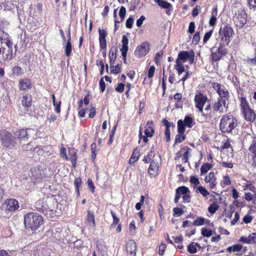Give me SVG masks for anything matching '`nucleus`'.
Segmentation results:
<instances>
[{
  "mask_svg": "<svg viewBox=\"0 0 256 256\" xmlns=\"http://www.w3.org/2000/svg\"><path fill=\"white\" fill-rule=\"evenodd\" d=\"M82 184V178L80 177L76 178L74 179V184L76 188V192L77 196H80V188Z\"/></svg>",
  "mask_w": 256,
  "mask_h": 256,
  "instance_id": "nucleus-39",
  "label": "nucleus"
},
{
  "mask_svg": "<svg viewBox=\"0 0 256 256\" xmlns=\"http://www.w3.org/2000/svg\"><path fill=\"white\" fill-rule=\"evenodd\" d=\"M134 21V19L132 16L129 17L126 20V27L128 28H131L132 27Z\"/></svg>",
  "mask_w": 256,
  "mask_h": 256,
  "instance_id": "nucleus-56",
  "label": "nucleus"
},
{
  "mask_svg": "<svg viewBox=\"0 0 256 256\" xmlns=\"http://www.w3.org/2000/svg\"><path fill=\"white\" fill-rule=\"evenodd\" d=\"M205 112H202L201 113L202 116H204L206 119H211L214 116V112L212 110V106L210 104H208L204 108Z\"/></svg>",
  "mask_w": 256,
  "mask_h": 256,
  "instance_id": "nucleus-31",
  "label": "nucleus"
},
{
  "mask_svg": "<svg viewBox=\"0 0 256 256\" xmlns=\"http://www.w3.org/2000/svg\"><path fill=\"white\" fill-rule=\"evenodd\" d=\"M159 166L158 162L156 160H152L150 163L148 168V172L151 178H155L158 174Z\"/></svg>",
  "mask_w": 256,
  "mask_h": 256,
  "instance_id": "nucleus-21",
  "label": "nucleus"
},
{
  "mask_svg": "<svg viewBox=\"0 0 256 256\" xmlns=\"http://www.w3.org/2000/svg\"><path fill=\"white\" fill-rule=\"evenodd\" d=\"M178 134L175 137L174 144L180 143L186 138V136L184 134L185 130H180L179 128H178Z\"/></svg>",
  "mask_w": 256,
  "mask_h": 256,
  "instance_id": "nucleus-35",
  "label": "nucleus"
},
{
  "mask_svg": "<svg viewBox=\"0 0 256 256\" xmlns=\"http://www.w3.org/2000/svg\"><path fill=\"white\" fill-rule=\"evenodd\" d=\"M226 46V45L220 44V46L218 48L216 52L212 51L210 57L213 62L219 61L226 54L228 50L225 47Z\"/></svg>",
  "mask_w": 256,
  "mask_h": 256,
  "instance_id": "nucleus-13",
  "label": "nucleus"
},
{
  "mask_svg": "<svg viewBox=\"0 0 256 256\" xmlns=\"http://www.w3.org/2000/svg\"><path fill=\"white\" fill-rule=\"evenodd\" d=\"M0 142L2 146L10 149L16 144V138L5 130H0Z\"/></svg>",
  "mask_w": 256,
  "mask_h": 256,
  "instance_id": "nucleus-6",
  "label": "nucleus"
},
{
  "mask_svg": "<svg viewBox=\"0 0 256 256\" xmlns=\"http://www.w3.org/2000/svg\"><path fill=\"white\" fill-rule=\"evenodd\" d=\"M126 251L128 256H136V244L132 240H130L126 244Z\"/></svg>",
  "mask_w": 256,
  "mask_h": 256,
  "instance_id": "nucleus-19",
  "label": "nucleus"
},
{
  "mask_svg": "<svg viewBox=\"0 0 256 256\" xmlns=\"http://www.w3.org/2000/svg\"><path fill=\"white\" fill-rule=\"evenodd\" d=\"M30 130V128H18L14 132L16 138H18L20 142L27 140L30 136L28 131Z\"/></svg>",
  "mask_w": 256,
  "mask_h": 256,
  "instance_id": "nucleus-15",
  "label": "nucleus"
},
{
  "mask_svg": "<svg viewBox=\"0 0 256 256\" xmlns=\"http://www.w3.org/2000/svg\"><path fill=\"white\" fill-rule=\"evenodd\" d=\"M237 118L231 113L222 116L220 124V129L222 133H230L237 126Z\"/></svg>",
  "mask_w": 256,
  "mask_h": 256,
  "instance_id": "nucleus-2",
  "label": "nucleus"
},
{
  "mask_svg": "<svg viewBox=\"0 0 256 256\" xmlns=\"http://www.w3.org/2000/svg\"><path fill=\"white\" fill-rule=\"evenodd\" d=\"M88 186L89 190L94 194L95 190V186L92 180L90 178L88 180Z\"/></svg>",
  "mask_w": 256,
  "mask_h": 256,
  "instance_id": "nucleus-58",
  "label": "nucleus"
},
{
  "mask_svg": "<svg viewBox=\"0 0 256 256\" xmlns=\"http://www.w3.org/2000/svg\"><path fill=\"white\" fill-rule=\"evenodd\" d=\"M92 98L90 92H88V94L84 96L83 99V102L85 105H88L90 102V98Z\"/></svg>",
  "mask_w": 256,
  "mask_h": 256,
  "instance_id": "nucleus-61",
  "label": "nucleus"
},
{
  "mask_svg": "<svg viewBox=\"0 0 256 256\" xmlns=\"http://www.w3.org/2000/svg\"><path fill=\"white\" fill-rule=\"evenodd\" d=\"M194 244V242H191L188 246V251L190 254H194L197 252V249Z\"/></svg>",
  "mask_w": 256,
  "mask_h": 256,
  "instance_id": "nucleus-54",
  "label": "nucleus"
},
{
  "mask_svg": "<svg viewBox=\"0 0 256 256\" xmlns=\"http://www.w3.org/2000/svg\"><path fill=\"white\" fill-rule=\"evenodd\" d=\"M212 30H210L208 32H206L203 38V42L204 43H206L209 40L210 38L211 37L212 34Z\"/></svg>",
  "mask_w": 256,
  "mask_h": 256,
  "instance_id": "nucleus-57",
  "label": "nucleus"
},
{
  "mask_svg": "<svg viewBox=\"0 0 256 256\" xmlns=\"http://www.w3.org/2000/svg\"><path fill=\"white\" fill-rule=\"evenodd\" d=\"M234 34V31L232 28L228 24L224 25L223 27L221 26L218 32L220 44L228 46Z\"/></svg>",
  "mask_w": 256,
  "mask_h": 256,
  "instance_id": "nucleus-5",
  "label": "nucleus"
},
{
  "mask_svg": "<svg viewBox=\"0 0 256 256\" xmlns=\"http://www.w3.org/2000/svg\"><path fill=\"white\" fill-rule=\"evenodd\" d=\"M202 234L204 237H210L212 234V231L211 229L203 228L201 230Z\"/></svg>",
  "mask_w": 256,
  "mask_h": 256,
  "instance_id": "nucleus-46",
  "label": "nucleus"
},
{
  "mask_svg": "<svg viewBox=\"0 0 256 256\" xmlns=\"http://www.w3.org/2000/svg\"><path fill=\"white\" fill-rule=\"evenodd\" d=\"M164 54V52L161 50L160 52L156 54L155 58H154V62L156 64L157 66L160 64V60L162 58V56Z\"/></svg>",
  "mask_w": 256,
  "mask_h": 256,
  "instance_id": "nucleus-48",
  "label": "nucleus"
},
{
  "mask_svg": "<svg viewBox=\"0 0 256 256\" xmlns=\"http://www.w3.org/2000/svg\"><path fill=\"white\" fill-rule=\"evenodd\" d=\"M121 66L117 64L115 66H111L110 72L114 74H118L120 72Z\"/></svg>",
  "mask_w": 256,
  "mask_h": 256,
  "instance_id": "nucleus-51",
  "label": "nucleus"
},
{
  "mask_svg": "<svg viewBox=\"0 0 256 256\" xmlns=\"http://www.w3.org/2000/svg\"><path fill=\"white\" fill-rule=\"evenodd\" d=\"M18 86L20 90L26 91L31 89L32 84L30 79L25 78L18 80Z\"/></svg>",
  "mask_w": 256,
  "mask_h": 256,
  "instance_id": "nucleus-17",
  "label": "nucleus"
},
{
  "mask_svg": "<svg viewBox=\"0 0 256 256\" xmlns=\"http://www.w3.org/2000/svg\"><path fill=\"white\" fill-rule=\"evenodd\" d=\"M155 155L156 154H155V152L154 150V147H152L150 148V152H148L146 155L144 156V157L142 159V161L145 164L150 163L151 162H152V160H154L152 159L154 157Z\"/></svg>",
  "mask_w": 256,
  "mask_h": 256,
  "instance_id": "nucleus-34",
  "label": "nucleus"
},
{
  "mask_svg": "<svg viewBox=\"0 0 256 256\" xmlns=\"http://www.w3.org/2000/svg\"><path fill=\"white\" fill-rule=\"evenodd\" d=\"M9 23L4 20H0V42L1 44L2 43L4 38L8 36V34L4 31V29Z\"/></svg>",
  "mask_w": 256,
  "mask_h": 256,
  "instance_id": "nucleus-27",
  "label": "nucleus"
},
{
  "mask_svg": "<svg viewBox=\"0 0 256 256\" xmlns=\"http://www.w3.org/2000/svg\"><path fill=\"white\" fill-rule=\"evenodd\" d=\"M200 40V33L199 32H196L192 38V42H194L195 44H198V42Z\"/></svg>",
  "mask_w": 256,
  "mask_h": 256,
  "instance_id": "nucleus-63",
  "label": "nucleus"
},
{
  "mask_svg": "<svg viewBox=\"0 0 256 256\" xmlns=\"http://www.w3.org/2000/svg\"><path fill=\"white\" fill-rule=\"evenodd\" d=\"M212 110L214 113L222 114L228 108V102L227 101L217 98L212 105Z\"/></svg>",
  "mask_w": 256,
  "mask_h": 256,
  "instance_id": "nucleus-12",
  "label": "nucleus"
},
{
  "mask_svg": "<svg viewBox=\"0 0 256 256\" xmlns=\"http://www.w3.org/2000/svg\"><path fill=\"white\" fill-rule=\"evenodd\" d=\"M218 6H216L215 7L213 8L212 10L211 16L209 20V24L210 26H214L216 25V16H218Z\"/></svg>",
  "mask_w": 256,
  "mask_h": 256,
  "instance_id": "nucleus-32",
  "label": "nucleus"
},
{
  "mask_svg": "<svg viewBox=\"0 0 256 256\" xmlns=\"http://www.w3.org/2000/svg\"><path fill=\"white\" fill-rule=\"evenodd\" d=\"M3 206L6 208H19V204L16 199L9 198L4 200Z\"/></svg>",
  "mask_w": 256,
  "mask_h": 256,
  "instance_id": "nucleus-28",
  "label": "nucleus"
},
{
  "mask_svg": "<svg viewBox=\"0 0 256 256\" xmlns=\"http://www.w3.org/2000/svg\"><path fill=\"white\" fill-rule=\"evenodd\" d=\"M12 74L16 76H21L24 74L23 70L19 66H15L13 68Z\"/></svg>",
  "mask_w": 256,
  "mask_h": 256,
  "instance_id": "nucleus-45",
  "label": "nucleus"
},
{
  "mask_svg": "<svg viewBox=\"0 0 256 256\" xmlns=\"http://www.w3.org/2000/svg\"><path fill=\"white\" fill-rule=\"evenodd\" d=\"M182 150H186L182 156V162L184 163H186L188 161V158L190 156V150L191 149L188 146H186L182 148Z\"/></svg>",
  "mask_w": 256,
  "mask_h": 256,
  "instance_id": "nucleus-42",
  "label": "nucleus"
},
{
  "mask_svg": "<svg viewBox=\"0 0 256 256\" xmlns=\"http://www.w3.org/2000/svg\"><path fill=\"white\" fill-rule=\"evenodd\" d=\"M155 70H156V68L154 66H150V68H149V69L148 71V74H147L148 78L149 79L152 78L154 76V72H155Z\"/></svg>",
  "mask_w": 256,
  "mask_h": 256,
  "instance_id": "nucleus-52",
  "label": "nucleus"
},
{
  "mask_svg": "<svg viewBox=\"0 0 256 256\" xmlns=\"http://www.w3.org/2000/svg\"><path fill=\"white\" fill-rule=\"evenodd\" d=\"M92 150V159L94 160L96 156V144L95 142H93L90 146Z\"/></svg>",
  "mask_w": 256,
  "mask_h": 256,
  "instance_id": "nucleus-49",
  "label": "nucleus"
},
{
  "mask_svg": "<svg viewBox=\"0 0 256 256\" xmlns=\"http://www.w3.org/2000/svg\"><path fill=\"white\" fill-rule=\"evenodd\" d=\"M162 124L166 126V130L164 131V136L166 138V141L168 142L170 139V128L172 126L174 128L175 124L174 123L170 122L166 118H164L162 120Z\"/></svg>",
  "mask_w": 256,
  "mask_h": 256,
  "instance_id": "nucleus-22",
  "label": "nucleus"
},
{
  "mask_svg": "<svg viewBox=\"0 0 256 256\" xmlns=\"http://www.w3.org/2000/svg\"><path fill=\"white\" fill-rule=\"evenodd\" d=\"M43 218L34 212H29L24 218V224L26 228L35 230L43 224Z\"/></svg>",
  "mask_w": 256,
  "mask_h": 256,
  "instance_id": "nucleus-3",
  "label": "nucleus"
},
{
  "mask_svg": "<svg viewBox=\"0 0 256 256\" xmlns=\"http://www.w3.org/2000/svg\"><path fill=\"white\" fill-rule=\"evenodd\" d=\"M68 42H66V44L64 46V52H65V55L67 57H69L71 54L72 50L70 29H69V30H68Z\"/></svg>",
  "mask_w": 256,
  "mask_h": 256,
  "instance_id": "nucleus-30",
  "label": "nucleus"
},
{
  "mask_svg": "<svg viewBox=\"0 0 256 256\" xmlns=\"http://www.w3.org/2000/svg\"><path fill=\"white\" fill-rule=\"evenodd\" d=\"M122 48H120V50L122 52V55L124 59V63H126V58L127 52L128 50V39L126 36L124 35L122 36Z\"/></svg>",
  "mask_w": 256,
  "mask_h": 256,
  "instance_id": "nucleus-18",
  "label": "nucleus"
},
{
  "mask_svg": "<svg viewBox=\"0 0 256 256\" xmlns=\"http://www.w3.org/2000/svg\"><path fill=\"white\" fill-rule=\"evenodd\" d=\"M190 53L191 50H182L178 53V58L176 60V64L174 66V68L176 70L179 76L185 72L184 63L188 60Z\"/></svg>",
  "mask_w": 256,
  "mask_h": 256,
  "instance_id": "nucleus-4",
  "label": "nucleus"
},
{
  "mask_svg": "<svg viewBox=\"0 0 256 256\" xmlns=\"http://www.w3.org/2000/svg\"><path fill=\"white\" fill-rule=\"evenodd\" d=\"M184 213L182 209H174L173 216L175 217L180 216Z\"/></svg>",
  "mask_w": 256,
  "mask_h": 256,
  "instance_id": "nucleus-64",
  "label": "nucleus"
},
{
  "mask_svg": "<svg viewBox=\"0 0 256 256\" xmlns=\"http://www.w3.org/2000/svg\"><path fill=\"white\" fill-rule=\"evenodd\" d=\"M61 104H62V102L60 100L56 101V102L53 103V104H54V106L55 107V112L58 114H59L60 112Z\"/></svg>",
  "mask_w": 256,
  "mask_h": 256,
  "instance_id": "nucleus-55",
  "label": "nucleus"
},
{
  "mask_svg": "<svg viewBox=\"0 0 256 256\" xmlns=\"http://www.w3.org/2000/svg\"><path fill=\"white\" fill-rule=\"evenodd\" d=\"M117 48L115 46L111 48L109 52V58L110 64L113 65L116 58Z\"/></svg>",
  "mask_w": 256,
  "mask_h": 256,
  "instance_id": "nucleus-37",
  "label": "nucleus"
},
{
  "mask_svg": "<svg viewBox=\"0 0 256 256\" xmlns=\"http://www.w3.org/2000/svg\"><path fill=\"white\" fill-rule=\"evenodd\" d=\"M196 192H199L203 196L206 197L209 194V192L202 186H198L196 188Z\"/></svg>",
  "mask_w": 256,
  "mask_h": 256,
  "instance_id": "nucleus-47",
  "label": "nucleus"
},
{
  "mask_svg": "<svg viewBox=\"0 0 256 256\" xmlns=\"http://www.w3.org/2000/svg\"><path fill=\"white\" fill-rule=\"evenodd\" d=\"M68 160H70L71 161L72 167L74 168L76 165L78 158L77 150L73 148H68Z\"/></svg>",
  "mask_w": 256,
  "mask_h": 256,
  "instance_id": "nucleus-23",
  "label": "nucleus"
},
{
  "mask_svg": "<svg viewBox=\"0 0 256 256\" xmlns=\"http://www.w3.org/2000/svg\"><path fill=\"white\" fill-rule=\"evenodd\" d=\"M242 246L240 244H235L232 246H229L226 248V252H238L242 250Z\"/></svg>",
  "mask_w": 256,
  "mask_h": 256,
  "instance_id": "nucleus-41",
  "label": "nucleus"
},
{
  "mask_svg": "<svg viewBox=\"0 0 256 256\" xmlns=\"http://www.w3.org/2000/svg\"><path fill=\"white\" fill-rule=\"evenodd\" d=\"M126 14V8L124 6H121L119 12V16L121 20L120 21H118L117 20H114L115 30H116V24L122 22L124 20Z\"/></svg>",
  "mask_w": 256,
  "mask_h": 256,
  "instance_id": "nucleus-38",
  "label": "nucleus"
},
{
  "mask_svg": "<svg viewBox=\"0 0 256 256\" xmlns=\"http://www.w3.org/2000/svg\"><path fill=\"white\" fill-rule=\"evenodd\" d=\"M208 100V96L202 92L201 91L198 92L196 94L194 98L195 107L200 112L202 113L204 106Z\"/></svg>",
  "mask_w": 256,
  "mask_h": 256,
  "instance_id": "nucleus-10",
  "label": "nucleus"
},
{
  "mask_svg": "<svg viewBox=\"0 0 256 256\" xmlns=\"http://www.w3.org/2000/svg\"><path fill=\"white\" fill-rule=\"evenodd\" d=\"M154 133V122L152 120H148L146 122V126L144 130V134L146 136L152 137Z\"/></svg>",
  "mask_w": 256,
  "mask_h": 256,
  "instance_id": "nucleus-29",
  "label": "nucleus"
},
{
  "mask_svg": "<svg viewBox=\"0 0 256 256\" xmlns=\"http://www.w3.org/2000/svg\"><path fill=\"white\" fill-rule=\"evenodd\" d=\"M124 90V84L122 82L119 83L118 84L117 86L115 88V90L116 92L122 93Z\"/></svg>",
  "mask_w": 256,
  "mask_h": 256,
  "instance_id": "nucleus-59",
  "label": "nucleus"
},
{
  "mask_svg": "<svg viewBox=\"0 0 256 256\" xmlns=\"http://www.w3.org/2000/svg\"><path fill=\"white\" fill-rule=\"evenodd\" d=\"M21 103L26 112H28L31 110V108L32 104V96L29 94H25L22 96Z\"/></svg>",
  "mask_w": 256,
  "mask_h": 256,
  "instance_id": "nucleus-16",
  "label": "nucleus"
},
{
  "mask_svg": "<svg viewBox=\"0 0 256 256\" xmlns=\"http://www.w3.org/2000/svg\"><path fill=\"white\" fill-rule=\"evenodd\" d=\"M249 150L252 152V166L256 167V140L253 141V143L249 148Z\"/></svg>",
  "mask_w": 256,
  "mask_h": 256,
  "instance_id": "nucleus-33",
  "label": "nucleus"
},
{
  "mask_svg": "<svg viewBox=\"0 0 256 256\" xmlns=\"http://www.w3.org/2000/svg\"><path fill=\"white\" fill-rule=\"evenodd\" d=\"M178 128L180 130H186V128H192L195 122L190 116H186L184 120H179L178 121Z\"/></svg>",
  "mask_w": 256,
  "mask_h": 256,
  "instance_id": "nucleus-14",
  "label": "nucleus"
},
{
  "mask_svg": "<svg viewBox=\"0 0 256 256\" xmlns=\"http://www.w3.org/2000/svg\"><path fill=\"white\" fill-rule=\"evenodd\" d=\"M6 47H2V54L5 60H11L12 58L13 42L10 39V35L6 36L2 40Z\"/></svg>",
  "mask_w": 256,
  "mask_h": 256,
  "instance_id": "nucleus-8",
  "label": "nucleus"
},
{
  "mask_svg": "<svg viewBox=\"0 0 256 256\" xmlns=\"http://www.w3.org/2000/svg\"><path fill=\"white\" fill-rule=\"evenodd\" d=\"M188 193H190L188 188L185 186H181L176 190V194L174 198V202H178L181 197V195H184Z\"/></svg>",
  "mask_w": 256,
  "mask_h": 256,
  "instance_id": "nucleus-24",
  "label": "nucleus"
},
{
  "mask_svg": "<svg viewBox=\"0 0 256 256\" xmlns=\"http://www.w3.org/2000/svg\"><path fill=\"white\" fill-rule=\"evenodd\" d=\"M240 102L239 106L240 114L243 118L248 122H254L256 118V114L254 110L251 108L246 97L243 94L238 96Z\"/></svg>",
  "mask_w": 256,
  "mask_h": 256,
  "instance_id": "nucleus-1",
  "label": "nucleus"
},
{
  "mask_svg": "<svg viewBox=\"0 0 256 256\" xmlns=\"http://www.w3.org/2000/svg\"><path fill=\"white\" fill-rule=\"evenodd\" d=\"M212 167V164L208 163H204L200 168V174L202 175L206 174L208 171L210 170Z\"/></svg>",
  "mask_w": 256,
  "mask_h": 256,
  "instance_id": "nucleus-43",
  "label": "nucleus"
},
{
  "mask_svg": "<svg viewBox=\"0 0 256 256\" xmlns=\"http://www.w3.org/2000/svg\"><path fill=\"white\" fill-rule=\"evenodd\" d=\"M86 218V220L90 224V225L94 227L96 226V222L94 212L90 210H88Z\"/></svg>",
  "mask_w": 256,
  "mask_h": 256,
  "instance_id": "nucleus-40",
  "label": "nucleus"
},
{
  "mask_svg": "<svg viewBox=\"0 0 256 256\" xmlns=\"http://www.w3.org/2000/svg\"><path fill=\"white\" fill-rule=\"evenodd\" d=\"M42 212L44 213L47 218H54V214L56 209H42Z\"/></svg>",
  "mask_w": 256,
  "mask_h": 256,
  "instance_id": "nucleus-44",
  "label": "nucleus"
},
{
  "mask_svg": "<svg viewBox=\"0 0 256 256\" xmlns=\"http://www.w3.org/2000/svg\"><path fill=\"white\" fill-rule=\"evenodd\" d=\"M212 86L218 96V99L228 102L230 97V94L225 86L220 83L212 82Z\"/></svg>",
  "mask_w": 256,
  "mask_h": 256,
  "instance_id": "nucleus-9",
  "label": "nucleus"
},
{
  "mask_svg": "<svg viewBox=\"0 0 256 256\" xmlns=\"http://www.w3.org/2000/svg\"><path fill=\"white\" fill-rule=\"evenodd\" d=\"M162 8L166 9V13L170 15L172 10V6L170 2L163 0H154Z\"/></svg>",
  "mask_w": 256,
  "mask_h": 256,
  "instance_id": "nucleus-25",
  "label": "nucleus"
},
{
  "mask_svg": "<svg viewBox=\"0 0 256 256\" xmlns=\"http://www.w3.org/2000/svg\"><path fill=\"white\" fill-rule=\"evenodd\" d=\"M205 222V218L202 217H199L195 220L193 222V224L195 226H200L204 224Z\"/></svg>",
  "mask_w": 256,
  "mask_h": 256,
  "instance_id": "nucleus-50",
  "label": "nucleus"
},
{
  "mask_svg": "<svg viewBox=\"0 0 256 256\" xmlns=\"http://www.w3.org/2000/svg\"><path fill=\"white\" fill-rule=\"evenodd\" d=\"M98 34L100 47L105 48L106 44V38L108 34V33L106 30L99 28Z\"/></svg>",
  "mask_w": 256,
  "mask_h": 256,
  "instance_id": "nucleus-26",
  "label": "nucleus"
},
{
  "mask_svg": "<svg viewBox=\"0 0 256 256\" xmlns=\"http://www.w3.org/2000/svg\"><path fill=\"white\" fill-rule=\"evenodd\" d=\"M32 177L36 182H38L44 179L46 177V174L43 169L34 168L32 172Z\"/></svg>",
  "mask_w": 256,
  "mask_h": 256,
  "instance_id": "nucleus-20",
  "label": "nucleus"
},
{
  "mask_svg": "<svg viewBox=\"0 0 256 256\" xmlns=\"http://www.w3.org/2000/svg\"><path fill=\"white\" fill-rule=\"evenodd\" d=\"M214 178V172H210L206 176L204 180L206 183L210 182Z\"/></svg>",
  "mask_w": 256,
  "mask_h": 256,
  "instance_id": "nucleus-60",
  "label": "nucleus"
},
{
  "mask_svg": "<svg viewBox=\"0 0 256 256\" xmlns=\"http://www.w3.org/2000/svg\"><path fill=\"white\" fill-rule=\"evenodd\" d=\"M150 44L147 41L141 43L136 48L134 54L138 58H142L145 56L150 52Z\"/></svg>",
  "mask_w": 256,
  "mask_h": 256,
  "instance_id": "nucleus-11",
  "label": "nucleus"
},
{
  "mask_svg": "<svg viewBox=\"0 0 256 256\" xmlns=\"http://www.w3.org/2000/svg\"><path fill=\"white\" fill-rule=\"evenodd\" d=\"M140 156V151L138 150V148H136L134 150L129 160L128 163L130 164H132L136 163L138 160Z\"/></svg>",
  "mask_w": 256,
  "mask_h": 256,
  "instance_id": "nucleus-36",
  "label": "nucleus"
},
{
  "mask_svg": "<svg viewBox=\"0 0 256 256\" xmlns=\"http://www.w3.org/2000/svg\"><path fill=\"white\" fill-rule=\"evenodd\" d=\"M247 14L244 8H240L235 12L233 20L236 27L242 28L247 22Z\"/></svg>",
  "mask_w": 256,
  "mask_h": 256,
  "instance_id": "nucleus-7",
  "label": "nucleus"
},
{
  "mask_svg": "<svg viewBox=\"0 0 256 256\" xmlns=\"http://www.w3.org/2000/svg\"><path fill=\"white\" fill-rule=\"evenodd\" d=\"M246 62L250 66H256V48L255 49V53L254 58H248L246 60Z\"/></svg>",
  "mask_w": 256,
  "mask_h": 256,
  "instance_id": "nucleus-53",
  "label": "nucleus"
},
{
  "mask_svg": "<svg viewBox=\"0 0 256 256\" xmlns=\"http://www.w3.org/2000/svg\"><path fill=\"white\" fill-rule=\"evenodd\" d=\"M106 85L104 80V78H102L100 80V89L102 92H103L106 90Z\"/></svg>",
  "mask_w": 256,
  "mask_h": 256,
  "instance_id": "nucleus-62",
  "label": "nucleus"
}]
</instances>
